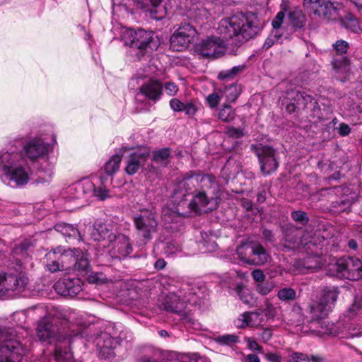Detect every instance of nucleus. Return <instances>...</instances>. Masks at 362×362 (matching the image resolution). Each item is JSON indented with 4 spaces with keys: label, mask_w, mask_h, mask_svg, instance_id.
I'll return each instance as SVG.
<instances>
[{
    "label": "nucleus",
    "mask_w": 362,
    "mask_h": 362,
    "mask_svg": "<svg viewBox=\"0 0 362 362\" xmlns=\"http://www.w3.org/2000/svg\"><path fill=\"white\" fill-rule=\"evenodd\" d=\"M52 148L45 139L35 136L23 146L10 144L0 152V180L12 188H21L30 180L33 170L28 162L42 159L45 165L40 169L52 175L54 164L49 160V153Z\"/></svg>",
    "instance_id": "obj_1"
},
{
    "label": "nucleus",
    "mask_w": 362,
    "mask_h": 362,
    "mask_svg": "<svg viewBox=\"0 0 362 362\" xmlns=\"http://www.w3.org/2000/svg\"><path fill=\"white\" fill-rule=\"evenodd\" d=\"M259 30L257 16L252 12H240L221 19L217 28L220 37H208L197 46L205 57H219L224 54L227 41L238 46L255 37Z\"/></svg>",
    "instance_id": "obj_2"
},
{
    "label": "nucleus",
    "mask_w": 362,
    "mask_h": 362,
    "mask_svg": "<svg viewBox=\"0 0 362 362\" xmlns=\"http://www.w3.org/2000/svg\"><path fill=\"white\" fill-rule=\"evenodd\" d=\"M132 339V333L122 325L118 324L107 327L96 337L95 341L100 355L105 358H110L116 354L117 349L127 346Z\"/></svg>",
    "instance_id": "obj_3"
},
{
    "label": "nucleus",
    "mask_w": 362,
    "mask_h": 362,
    "mask_svg": "<svg viewBox=\"0 0 362 362\" xmlns=\"http://www.w3.org/2000/svg\"><path fill=\"white\" fill-rule=\"evenodd\" d=\"M122 38L126 45L138 49L141 55L156 50L160 45V38L155 33L144 29H126Z\"/></svg>",
    "instance_id": "obj_4"
},
{
    "label": "nucleus",
    "mask_w": 362,
    "mask_h": 362,
    "mask_svg": "<svg viewBox=\"0 0 362 362\" xmlns=\"http://www.w3.org/2000/svg\"><path fill=\"white\" fill-rule=\"evenodd\" d=\"M291 103L286 105L288 112L305 111L307 117L313 122H320L322 118L321 109L317 100L310 95L305 92L293 91L291 93Z\"/></svg>",
    "instance_id": "obj_5"
},
{
    "label": "nucleus",
    "mask_w": 362,
    "mask_h": 362,
    "mask_svg": "<svg viewBox=\"0 0 362 362\" xmlns=\"http://www.w3.org/2000/svg\"><path fill=\"white\" fill-rule=\"evenodd\" d=\"M137 235L144 243L149 242L158 229V215L153 208L142 209L134 216Z\"/></svg>",
    "instance_id": "obj_6"
},
{
    "label": "nucleus",
    "mask_w": 362,
    "mask_h": 362,
    "mask_svg": "<svg viewBox=\"0 0 362 362\" xmlns=\"http://www.w3.org/2000/svg\"><path fill=\"white\" fill-rule=\"evenodd\" d=\"M329 272L332 276L358 281L362 278V262L353 257H344L331 264Z\"/></svg>",
    "instance_id": "obj_7"
},
{
    "label": "nucleus",
    "mask_w": 362,
    "mask_h": 362,
    "mask_svg": "<svg viewBox=\"0 0 362 362\" xmlns=\"http://www.w3.org/2000/svg\"><path fill=\"white\" fill-rule=\"evenodd\" d=\"M236 255L240 264L249 265H264L270 259L266 249L257 243H247L237 247Z\"/></svg>",
    "instance_id": "obj_8"
},
{
    "label": "nucleus",
    "mask_w": 362,
    "mask_h": 362,
    "mask_svg": "<svg viewBox=\"0 0 362 362\" xmlns=\"http://www.w3.org/2000/svg\"><path fill=\"white\" fill-rule=\"evenodd\" d=\"M35 308L36 310H45L47 308V315L40 319L36 325V337L38 340L47 344L60 341L64 337L61 334L58 326L52 321V317L54 314L52 313L43 305H37Z\"/></svg>",
    "instance_id": "obj_9"
},
{
    "label": "nucleus",
    "mask_w": 362,
    "mask_h": 362,
    "mask_svg": "<svg viewBox=\"0 0 362 362\" xmlns=\"http://www.w3.org/2000/svg\"><path fill=\"white\" fill-rule=\"evenodd\" d=\"M339 291L334 286L325 287L320 293L318 300L310 305V313L314 317H327L332 311L337 300Z\"/></svg>",
    "instance_id": "obj_10"
},
{
    "label": "nucleus",
    "mask_w": 362,
    "mask_h": 362,
    "mask_svg": "<svg viewBox=\"0 0 362 362\" xmlns=\"http://www.w3.org/2000/svg\"><path fill=\"white\" fill-rule=\"evenodd\" d=\"M195 28L188 23H182L170 37V47L175 51L187 48L196 35Z\"/></svg>",
    "instance_id": "obj_11"
},
{
    "label": "nucleus",
    "mask_w": 362,
    "mask_h": 362,
    "mask_svg": "<svg viewBox=\"0 0 362 362\" xmlns=\"http://www.w3.org/2000/svg\"><path fill=\"white\" fill-rule=\"evenodd\" d=\"M187 303L192 305H199L202 303V298L196 292H190L187 295L183 296L182 298L181 296L171 294L163 305L167 311L181 314Z\"/></svg>",
    "instance_id": "obj_12"
},
{
    "label": "nucleus",
    "mask_w": 362,
    "mask_h": 362,
    "mask_svg": "<svg viewBox=\"0 0 362 362\" xmlns=\"http://www.w3.org/2000/svg\"><path fill=\"white\" fill-rule=\"evenodd\" d=\"M304 6L315 16L330 19L338 9L339 4L326 0H303Z\"/></svg>",
    "instance_id": "obj_13"
},
{
    "label": "nucleus",
    "mask_w": 362,
    "mask_h": 362,
    "mask_svg": "<svg viewBox=\"0 0 362 362\" xmlns=\"http://www.w3.org/2000/svg\"><path fill=\"white\" fill-rule=\"evenodd\" d=\"M218 204L217 197H209L204 191L199 192L188 204L189 208L196 214L208 213L216 209Z\"/></svg>",
    "instance_id": "obj_14"
},
{
    "label": "nucleus",
    "mask_w": 362,
    "mask_h": 362,
    "mask_svg": "<svg viewBox=\"0 0 362 362\" xmlns=\"http://www.w3.org/2000/svg\"><path fill=\"white\" fill-rule=\"evenodd\" d=\"M257 155L260 163L261 170L264 175L274 172L279 166L275 157L274 150L267 146H261L257 150Z\"/></svg>",
    "instance_id": "obj_15"
},
{
    "label": "nucleus",
    "mask_w": 362,
    "mask_h": 362,
    "mask_svg": "<svg viewBox=\"0 0 362 362\" xmlns=\"http://www.w3.org/2000/svg\"><path fill=\"white\" fill-rule=\"evenodd\" d=\"M168 0H135L141 8L149 12L153 18L160 20L168 13Z\"/></svg>",
    "instance_id": "obj_16"
},
{
    "label": "nucleus",
    "mask_w": 362,
    "mask_h": 362,
    "mask_svg": "<svg viewBox=\"0 0 362 362\" xmlns=\"http://www.w3.org/2000/svg\"><path fill=\"white\" fill-rule=\"evenodd\" d=\"M149 156V152L146 149H139L130 153L126 162V173L129 175L136 173L140 168L144 166Z\"/></svg>",
    "instance_id": "obj_17"
},
{
    "label": "nucleus",
    "mask_w": 362,
    "mask_h": 362,
    "mask_svg": "<svg viewBox=\"0 0 362 362\" xmlns=\"http://www.w3.org/2000/svg\"><path fill=\"white\" fill-rule=\"evenodd\" d=\"M110 245L112 246L110 250L112 257L125 258L132 252V246L129 238L123 234L117 235Z\"/></svg>",
    "instance_id": "obj_18"
},
{
    "label": "nucleus",
    "mask_w": 362,
    "mask_h": 362,
    "mask_svg": "<svg viewBox=\"0 0 362 362\" xmlns=\"http://www.w3.org/2000/svg\"><path fill=\"white\" fill-rule=\"evenodd\" d=\"M94 183L89 179H83L68 188L69 197L73 199H84L88 195H92Z\"/></svg>",
    "instance_id": "obj_19"
},
{
    "label": "nucleus",
    "mask_w": 362,
    "mask_h": 362,
    "mask_svg": "<svg viewBox=\"0 0 362 362\" xmlns=\"http://www.w3.org/2000/svg\"><path fill=\"white\" fill-rule=\"evenodd\" d=\"M265 324V318L262 311L245 312L241 314L235 321L239 328L247 327H257Z\"/></svg>",
    "instance_id": "obj_20"
},
{
    "label": "nucleus",
    "mask_w": 362,
    "mask_h": 362,
    "mask_svg": "<svg viewBox=\"0 0 362 362\" xmlns=\"http://www.w3.org/2000/svg\"><path fill=\"white\" fill-rule=\"evenodd\" d=\"M5 288L6 296H8L9 291L23 292L28 285L29 279L25 274L4 275Z\"/></svg>",
    "instance_id": "obj_21"
},
{
    "label": "nucleus",
    "mask_w": 362,
    "mask_h": 362,
    "mask_svg": "<svg viewBox=\"0 0 362 362\" xmlns=\"http://www.w3.org/2000/svg\"><path fill=\"white\" fill-rule=\"evenodd\" d=\"M117 235L112 232L110 226L105 223L95 224L91 233V237L95 241L103 242V247H110Z\"/></svg>",
    "instance_id": "obj_22"
},
{
    "label": "nucleus",
    "mask_w": 362,
    "mask_h": 362,
    "mask_svg": "<svg viewBox=\"0 0 362 362\" xmlns=\"http://www.w3.org/2000/svg\"><path fill=\"white\" fill-rule=\"evenodd\" d=\"M162 90L161 83L159 81L152 79L143 84L140 88L141 93L153 100L159 99L162 94Z\"/></svg>",
    "instance_id": "obj_23"
},
{
    "label": "nucleus",
    "mask_w": 362,
    "mask_h": 362,
    "mask_svg": "<svg viewBox=\"0 0 362 362\" xmlns=\"http://www.w3.org/2000/svg\"><path fill=\"white\" fill-rule=\"evenodd\" d=\"M55 249H60L58 257L63 265H64L65 272H69L76 260V255L80 256V250L77 249H64L62 247H57Z\"/></svg>",
    "instance_id": "obj_24"
},
{
    "label": "nucleus",
    "mask_w": 362,
    "mask_h": 362,
    "mask_svg": "<svg viewBox=\"0 0 362 362\" xmlns=\"http://www.w3.org/2000/svg\"><path fill=\"white\" fill-rule=\"evenodd\" d=\"M326 317H314L312 315L311 327L318 334H336L333 323L325 320Z\"/></svg>",
    "instance_id": "obj_25"
},
{
    "label": "nucleus",
    "mask_w": 362,
    "mask_h": 362,
    "mask_svg": "<svg viewBox=\"0 0 362 362\" xmlns=\"http://www.w3.org/2000/svg\"><path fill=\"white\" fill-rule=\"evenodd\" d=\"M60 249H54L45 255L47 270L52 273L57 272H65L64 265H63L58 257Z\"/></svg>",
    "instance_id": "obj_26"
},
{
    "label": "nucleus",
    "mask_w": 362,
    "mask_h": 362,
    "mask_svg": "<svg viewBox=\"0 0 362 362\" xmlns=\"http://www.w3.org/2000/svg\"><path fill=\"white\" fill-rule=\"evenodd\" d=\"M218 89L222 98H225L227 103L234 102L241 91L240 87L235 83H223Z\"/></svg>",
    "instance_id": "obj_27"
},
{
    "label": "nucleus",
    "mask_w": 362,
    "mask_h": 362,
    "mask_svg": "<svg viewBox=\"0 0 362 362\" xmlns=\"http://www.w3.org/2000/svg\"><path fill=\"white\" fill-rule=\"evenodd\" d=\"M71 270L78 272V275H88L90 272V262L88 255L80 250V256L76 255V260L74 262Z\"/></svg>",
    "instance_id": "obj_28"
},
{
    "label": "nucleus",
    "mask_w": 362,
    "mask_h": 362,
    "mask_svg": "<svg viewBox=\"0 0 362 362\" xmlns=\"http://www.w3.org/2000/svg\"><path fill=\"white\" fill-rule=\"evenodd\" d=\"M53 362H74L73 354L67 345L62 344L55 346L53 354Z\"/></svg>",
    "instance_id": "obj_29"
},
{
    "label": "nucleus",
    "mask_w": 362,
    "mask_h": 362,
    "mask_svg": "<svg viewBox=\"0 0 362 362\" xmlns=\"http://www.w3.org/2000/svg\"><path fill=\"white\" fill-rule=\"evenodd\" d=\"M199 173L191 172L186 175L182 180L179 183V188H185V192L182 194V197H185L187 193L191 192L197 187H199Z\"/></svg>",
    "instance_id": "obj_30"
},
{
    "label": "nucleus",
    "mask_w": 362,
    "mask_h": 362,
    "mask_svg": "<svg viewBox=\"0 0 362 362\" xmlns=\"http://www.w3.org/2000/svg\"><path fill=\"white\" fill-rule=\"evenodd\" d=\"M235 291L243 303L249 306L255 305L256 300L247 286L242 284H238L236 285Z\"/></svg>",
    "instance_id": "obj_31"
},
{
    "label": "nucleus",
    "mask_w": 362,
    "mask_h": 362,
    "mask_svg": "<svg viewBox=\"0 0 362 362\" xmlns=\"http://www.w3.org/2000/svg\"><path fill=\"white\" fill-rule=\"evenodd\" d=\"M180 206L181 205L179 204L178 206H176L174 209H171L168 206L163 209L162 216L165 223L178 222L181 217L186 216L184 212L180 211Z\"/></svg>",
    "instance_id": "obj_32"
},
{
    "label": "nucleus",
    "mask_w": 362,
    "mask_h": 362,
    "mask_svg": "<svg viewBox=\"0 0 362 362\" xmlns=\"http://www.w3.org/2000/svg\"><path fill=\"white\" fill-rule=\"evenodd\" d=\"M288 20L293 28H301L305 25V16L300 9L294 8L289 12Z\"/></svg>",
    "instance_id": "obj_33"
},
{
    "label": "nucleus",
    "mask_w": 362,
    "mask_h": 362,
    "mask_svg": "<svg viewBox=\"0 0 362 362\" xmlns=\"http://www.w3.org/2000/svg\"><path fill=\"white\" fill-rule=\"evenodd\" d=\"M285 18V13L284 11L279 12L274 19L272 22V25L273 27V30L270 33L271 35H273V38L279 42L281 40L283 33L280 30V28L281 24L283 23L284 19Z\"/></svg>",
    "instance_id": "obj_34"
},
{
    "label": "nucleus",
    "mask_w": 362,
    "mask_h": 362,
    "mask_svg": "<svg viewBox=\"0 0 362 362\" xmlns=\"http://www.w3.org/2000/svg\"><path fill=\"white\" fill-rule=\"evenodd\" d=\"M56 230L61 233L64 236L69 238H77L80 237L78 230L72 225L68 223H60L55 226Z\"/></svg>",
    "instance_id": "obj_35"
},
{
    "label": "nucleus",
    "mask_w": 362,
    "mask_h": 362,
    "mask_svg": "<svg viewBox=\"0 0 362 362\" xmlns=\"http://www.w3.org/2000/svg\"><path fill=\"white\" fill-rule=\"evenodd\" d=\"M245 69V65L235 66L227 70L221 71L218 75V79L223 81H228L233 79L238 74L243 72Z\"/></svg>",
    "instance_id": "obj_36"
},
{
    "label": "nucleus",
    "mask_w": 362,
    "mask_h": 362,
    "mask_svg": "<svg viewBox=\"0 0 362 362\" xmlns=\"http://www.w3.org/2000/svg\"><path fill=\"white\" fill-rule=\"evenodd\" d=\"M199 187L202 189H211L213 191L218 189L216 177L211 175L199 173Z\"/></svg>",
    "instance_id": "obj_37"
},
{
    "label": "nucleus",
    "mask_w": 362,
    "mask_h": 362,
    "mask_svg": "<svg viewBox=\"0 0 362 362\" xmlns=\"http://www.w3.org/2000/svg\"><path fill=\"white\" fill-rule=\"evenodd\" d=\"M153 160L161 166H166L170 162V149L164 148L153 151Z\"/></svg>",
    "instance_id": "obj_38"
},
{
    "label": "nucleus",
    "mask_w": 362,
    "mask_h": 362,
    "mask_svg": "<svg viewBox=\"0 0 362 362\" xmlns=\"http://www.w3.org/2000/svg\"><path fill=\"white\" fill-rule=\"evenodd\" d=\"M67 281V291H69V296H75L82 290L83 282L79 278H66Z\"/></svg>",
    "instance_id": "obj_39"
},
{
    "label": "nucleus",
    "mask_w": 362,
    "mask_h": 362,
    "mask_svg": "<svg viewBox=\"0 0 362 362\" xmlns=\"http://www.w3.org/2000/svg\"><path fill=\"white\" fill-rule=\"evenodd\" d=\"M235 111L228 105L225 104L218 113V118L225 122H230L235 117Z\"/></svg>",
    "instance_id": "obj_40"
},
{
    "label": "nucleus",
    "mask_w": 362,
    "mask_h": 362,
    "mask_svg": "<svg viewBox=\"0 0 362 362\" xmlns=\"http://www.w3.org/2000/svg\"><path fill=\"white\" fill-rule=\"evenodd\" d=\"M121 156L119 155H114L105 165V171L107 175H112L119 169L121 162Z\"/></svg>",
    "instance_id": "obj_41"
},
{
    "label": "nucleus",
    "mask_w": 362,
    "mask_h": 362,
    "mask_svg": "<svg viewBox=\"0 0 362 362\" xmlns=\"http://www.w3.org/2000/svg\"><path fill=\"white\" fill-rule=\"evenodd\" d=\"M87 280L90 284H108L110 280L103 272H91L88 275Z\"/></svg>",
    "instance_id": "obj_42"
},
{
    "label": "nucleus",
    "mask_w": 362,
    "mask_h": 362,
    "mask_svg": "<svg viewBox=\"0 0 362 362\" xmlns=\"http://www.w3.org/2000/svg\"><path fill=\"white\" fill-rule=\"evenodd\" d=\"M279 308L274 306L268 299L264 302V313L268 320H274L279 315Z\"/></svg>",
    "instance_id": "obj_43"
},
{
    "label": "nucleus",
    "mask_w": 362,
    "mask_h": 362,
    "mask_svg": "<svg viewBox=\"0 0 362 362\" xmlns=\"http://www.w3.org/2000/svg\"><path fill=\"white\" fill-rule=\"evenodd\" d=\"M341 57L342 60L334 59L332 62L333 67L337 74L340 72L347 73L349 71V60L344 57Z\"/></svg>",
    "instance_id": "obj_44"
},
{
    "label": "nucleus",
    "mask_w": 362,
    "mask_h": 362,
    "mask_svg": "<svg viewBox=\"0 0 362 362\" xmlns=\"http://www.w3.org/2000/svg\"><path fill=\"white\" fill-rule=\"evenodd\" d=\"M342 24L347 29H349L354 33H357L360 29L357 19L350 13L347 14L342 20Z\"/></svg>",
    "instance_id": "obj_45"
},
{
    "label": "nucleus",
    "mask_w": 362,
    "mask_h": 362,
    "mask_svg": "<svg viewBox=\"0 0 362 362\" xmlns=\"http://www.w3.org/2000/svg\"><path fill=\"white\" fill-rule=\"evenodd\" d=\"M352 202L348 199H343L339 201H336L333 202L332 206L334 208H336V211L337 212H349L351 211Z\"/></svg>",
    "instance_id": "obj_46"
},
{
    "label": "nucleus",
    "mask_w": 362,
    "mask_h": 362,
    "mask_svg": "<svg viewBox=\"0 0 362 362\" xmlns=\"http://www.w3.org/2000/svg\"><path fill=\"white\" fill-rule=\"evenodd\" d=\"M277 296L281 301L292 300L296 298V291L291 288H284L278 291Z\"/></svg>",
    "instance_id": "obj_47"
},
{
    "label": "nucleus",
    "mask_w": 362,
    "mask_h": 362,
    "mask_svg": "<svg viewBox=\"0 0 362 362\" xmlns=\"http://www.w3.org/2000/svg\"><path fill=\"white\" fill-rule=\"evenodd\" d=\"M221 99H222V97H221V94L218 93V89L216 88L214 92L209 94L206 98V101L210 108L214 109L219 104Z\"/></svg>",
    "instance_id": "obj_48"
},
{
    "label": "nucleus",
    "mask_w": 362,
    "mask_h": 362,
    "mask_svg": "<svg viewBox=\"0 0 362 362\" xmlns=\"http://www.w3.org/2000/svg\"><path fill=\"white\" fill-rule=\"evenodd\" d=\"M92 195L95 196L100 201H104L106 199L110 197L109 190L105 187L102 185L98 186V187L94 186Z\"/></svg>",
    "instance_id": "obj_49"
},
{
    "label": "nucleus",
    "mask_w": 362,
    "mask_h": 362,
    "mask_svg": "<svg viewBox=\"0 0 362 362\" xmlns=\"http://www.w3.org/2000/svg\"><path fill=\"white\" fill-rule=\"evenodd\" d=\"M288 362H310L309 356L301 352H293L288 358Z\"/></svg>",
    "instance_id": "obj_50"
},
{
    "label": "nucleus",
    "mask_w": 362,
    "mask_h": 362,
    "mask_svg": "<svg viewBox=\"0 0 362 362\" xmlns=\"http://www.w3.org/2000/svg\"><path fill=\"white\" fill-rule=\"evenodd\" d=\"M274 287V286L272 282H262L257 285L256 290L259 294L266 296L272 291Z\"/></svg>",
    "instance_id": "obj_51"
},
{
    "label": "nucleus",
    "mask_w": 362,
    "mask_h": 362,
    "mask_svg": "<svg viewBox=\"0 0 362 362\" xmlns=\"http://www.w3.org/2000/svg\"><path fill=\"white\" fill-rule=\"evenodd\" d=\"M181 251V247L179 244L175 242L167 243L164 247V253L167 256L173 255Z\"/></svg>",
    "instance_id": "obj_52"
},
{
    "label": "nucleus",
    "mask_w": 362,
    "mask_h": 362,
    "mask_svg": "<svg viewBox=\"0 0 362 362\" xmlns=\"http://www.w3.org/2000/svg\"><path fill=\"white\" fill-rule=\"evenodd\" d=\"M362 336V328H356L353 325H350L345 333H342L341 337L342 338H353L356 337Z\"/></svg>",
    "instance_id": "obj_53"
},
{
    "label": "nucleus",
    "mask_w": 362,
    "mask_h": 362,
    "mask_svg": "<svg viewBox=\"0 0 362 362\" xmlns=\"http://www.w3.org/2000/svg\"><path fill=\"white\" fill-rule=\"evenodd\" d=\"M67 286L66 278H65L62 281L56 282L54 288L59 294L66 296L67 294H69V291H67Z\"/></svg>",
    "instance_id": "obj_54"
},
{
    "label": "nucleus",
    "mask_w": 362,
    "mask_h": 362,
    "mask_svg": "<svg viewBox=\"0 0 362 362\" xmlns=\"http://www.w3.org/2000/svg\"><path fill=\"white\" fill-rule=\"evenodd\" d=\"M238 337L235 334H224L219 336L217 338V341L222 344L226 345H231L233 344H235L238 341Z\"/></svg>",
    "instance_id": "obj_55"
},
{
    "label": "nucleus",
    "mask_w": 362,
    "mask_h": 362,
    "mask_svg": "<svg viewBox=\"0 0 362 362\" xmlns=\"http://www.w3.org/2000/svg\"><path fill=\"white\" fill-rule=\"evenodd\" d=\"M334 47L336 50V52L338 55H344L347 52L349 48V44L344 40H337L335 44H334Z\"/></svg>",
    "instance_id": "obj_56"
},
{
    "label": "nucleus",
    "mask_w": 362,
    "mask_h": 362,
    "mask_svg": "<svg viewBox=\"0 0 362 362\" xmlns=\"http://www.w3.org/2000/svg\"><path fill=\"white\" fill-rule=\"evenodd\" d=\"M362 306V299L361 302H355L350 308L346 311V317L352 319L358 315Z\"/></svg>",
    "instance_id": "obj_57"
},
{
    "label": "nucleus",
    "mask_w": 362,
    "mask_h": 362,
    "mask_svg": "<svg viewBox=\"0 0 362 362\" xmlns=\"http://www.w3.org/2000/svg\"><path fill=\"white\" fill-rule=\"evenodd\" d=\"M291 217L295 221L299 222L303 225L306 224L308 221L306 213L302 211H293L291 213Z\"/></svg>",
    "instance_id": "obj_58"
},
{
    "label": "nucleus",
    "mask_w": 362,
    "mask_h": 362,
    "mask_svg": "<svg viewBox=\"0 0 362 362\" xmlns=\"http://www.w3.org/2000/svg\"><path fill=\"white\" fill-rule=\"evenodd\" d=\"M303 267L306 268L307 269L315 271V269L320 268V265L317 258L308 257V259L304 260Z\"/></svg>",
    "instance_id": "obj_59"
},
{
    "label": "nucleus",
    "mask_w": 362,
    "mask_h": 362,
    "mask_svg": "<svg viewBox=\"0 0 362 362\" xmlns=\"http://www.w3.org/2000/svg\"><path fill=\"white\" fill-rule=\"evenodd\" d=\"M182 323L188 327H192L194 329H197V326L199 325L194 319L190 315L184 314L181 318Z\"/></svg>",
    "instance_id": "obj_60"
},
{
    "label": "nucleus",
    "mask_w": 362,
    "mask_h": 362,
    "mask_svg": "<svg viewBox=\"0 0 362 362\" xmlns=\"http://www.w3.org/2000/svg\"><path fill=\"white\" fill-rule=\"evenodd\" d=\"M203 240L201 242V245L203 248L205 249L206 252H213L217 248V244L215 241L209 240L206 241L204 239V235H202Z\"/></svg>",
    "instance_id": "obj_61"
},
{
    "label": "nucleus",
    "mask_w": 362,
    "mask_h": 362,
    "mask_svg": "<svg viewBox=\"0 0 362 362\" xmlns=\"http://www.w3.org/2000/svg\"><path fill=\"white\" fill-rule=\"evenodd\" d=\"M226 133L230 137L235 139L240 138L244 135L243 129L233 127H228Z\"/></svg>",
    "instance_id": "obj_62"
},
{
    "label": "nucleus",
    "mask_w": 362,
    "mask_h": 362,
    "mask_svg": "<svg viewBox=\"0 0 362 362\" xmlns=\"http://www.w3.org/2000/svg\"><path fill=\"white\" fill-rule=\"evenodd\" d=\"M170 105L174 111L180 112L183 110L185 103L177 98H173L170 101Z\"/></svg>",
    "instance_id": "obj_63"
},
{
    "label": "nucleus",
    "mask_w": 362,
    "mask_h": 362,
    "mask_svg": "<svg viewBox=\"0 0 362 362\" xmlns=\"http://www.w3.org/2000/svg\"><path fill=\"white\" fill-rule=\"evenodd\" d=\"M165 90L168 95L172 96L175 95L177 93L178 88L175 83L168 82L165 85Z\"/></svg>",
    "instance_id": "obj_64"
}]
</instances>
